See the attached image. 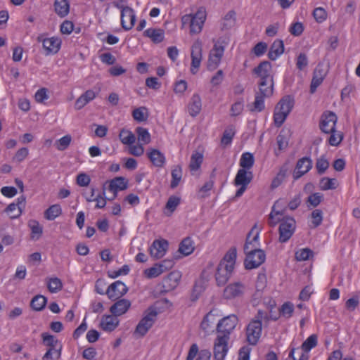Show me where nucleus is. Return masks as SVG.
Instances as JSON below:
<instances>
[{"mask_svg":"<svg viewBox=\"0 0 360 360\" xmlns=\"http://www.w3.org/2000/svg\"><path fill=\"white\" fill-rule=\"evenodd\" d=\"M162 274V270L158 268V265L155 264L153 266L145 270L146 276L149 278H155Z\"/></svg>","mask_w":360,"mask_h":360,"instance_id":"62","label":"nucleus"},{"mask_svg":"<svg viewBox=\"0 0 360 360\" xmlns=\"http://www.w3.org/2000/svg\"><path fill=\"white\" fill-rule=\"evenodd\" d=\"M329 134H330L328 139L330 145L333 146H338L342 140V134L341 133H337L335 130L330 132Z\"/></svg>","mask_w":360,"mask_h":360,"instance_id":"60","label":"nucleus"},{"mask_svg":"<svg viewBox=\"0 0 360 360\" xmlns=\"http://www.w3.org/2000/svg\"><path fill=\"white\" fill-rule=\"evenodd\" d=\"M206 19V12L203 8H200L195 14L190 25V32L191 34L200 33Z\"/></svg>","mask_w":360,"mask_h":360,"instance_id":"17","label":"nucleus"},{"mask_svg":"<svg viewBox=\"0 0 360 360\" xmlns=\"http://www.w3.org/2000/svg\"><path fill=\"white\" fill-rule=\"evenodd\" d=\"M158 312L155 308L150 307L145 312L143 317L139 321L134 335L143 338L151 328L156 321Z\"/></svg>","mask_w":360,"mask_h":360,"instance_id":"4","label":"nucleus"},{"mask_svg":"<svg viewBox=\"0 0 360 360\" xmlns=\"http://www.w3.org/2000/svg\"><path fill=\"white\" fill-rule=\"evenodd\" d=\"M312 165L313 162L309 157H303L299 159L292 174L293 179L297 180L301 178L312 168Z\"/></svg>","mask_w":360,"mask_h":360,"instance_id":"15","label":"nucleus"},{"mask_svg":"<svg viewBox=\"0 0 360 360\" xmlns=\"http://www.w3.org/2000/svg\"><path fill=\"white\" fill-rule=\"evenodd\" d=\"M29 151L27 148H21L19 149L15 156L13 157V161L20 162L24 160L28 155Z\"/></svg>","mask_w":360,"mask_h":360,"instance_id":"64","label":"nucleus"},{"mask_svg":"<svg viewBox=\"0 0 360 360\" xmlns=\"http://www.w3.org/2000/svg\"><path fill=\"white\" fill-rule=\"evenodd\" d=\"M294 311V305L290 302H285L279 309V314L289 319Z\"/></svg>","mask_w":360,"mask_h":360,"instance_id":"47","label":"nucleus"},{"mask_svg":"<svg viewBox=\"0 0 360 360\" xmlns=\"http://www.w3.org/2000/svg\"><path fill=\"white\" fill-rule=\"evenodd\" d=\"M295 105V99L290 95L282 97L275 107L274 122L276 127H280L284 123Z\"/></svg>","mask_w":360,"mask_h":360,"instance_id":"3","label":"nucleus"},{"mask_svg":"<svg viewBox=\"0 0 360 360\" xmlns=\"http://www.w3.org/2000/svg\"><path fill=\"white\" fill-rule=\"evenodd\" d=\"M318 338L315 334L311 335L302 344L301 348L303 352L308 353L312 348L315 347L318 343Z\"/></svg>","mask_w":360,"mask_h":360,"instance_id":"44","label":"nucleus"},{"mask_svg":"<svg viewBox=\"0 0 360 360\" xmlns=\"http://www.w3.org/2000/svg\"><path fill=\"white\" fill-rule=\"evenodd\" d=\"M283 204H282V200L279 199L276 200L274 203V205L272 207V210L270 213V217L271 219H274V215H281L283 216L285 213V209L284 210H276L277 208H281Z\"/></svg>","mask_w":360,"mask_h":360,"instance_id":"59","label":"nucleus"},{"mask_svg":"<svg viewBox=\"0 0 360 360\" xmlns=\"http://www.w3.org/2000/svg\"><path fill=\"white\" fill-rule=\"evenodd\" d=\"M224 46L219 45L216 43L212 49L210 51L209 58L207 61V69L210 71L216 70L221 60L224 55Z\"/></svg>","mask_w":360,"mask_h":360,"instance_id":"11","label":"nucleus"},{"mask_svg":"<svg viewBox=\"0 0 360 360\" xmlns=\"http://www.w3.org/2000/svg\"><path fill=\"white\" fill-rule=\"evenodd\" d=\"M230 338L217 335L214 342L213 356L215 360H224L229 351L228 342Z\"/></svg>","mask_w":360,"mask_h":360,"instance_id":"9","label":"nucleus"},{"mask_svg":"<svg viewBox=\"0 0 360 360\" xmlns=\"http://www.w3.org/2000/svg\"><path fill=\"white\" fill-rule=\"evenodd\" d=\"M181 274L178 271L170 272L162 281L161 292L166 293L174 290L179 285Z\"/></svg>","mask_w":360,"mask_h":360,"instance_id":"14","label":"nucleus"},{"mask_svg":"<svg viewBox=\"0 0 360 360\" xmlns=\"http://www.w3.org/2000/svg\"><path fill=\"white\" fill-rule=\"evenodd\" d=\"M127 188V182L126 181L125 178L122 176L114 178L109 182V185L108 186V190L113 193L112 198H109L108 200H112L116 198L118 191H123Z\"/></svg>","mask_w":360,"mask_h":360,"instance_id":"20","label":"nucleus"},{"mask_svg":"<svg viewBox=\"0 0 360 360\" xmlns=\"http://www.w3.org/2000/svg\"><path fill=\"white\" fill-rule=\"evenodd\" d=\"M323 199V194L320 193H315L310 195L307 198V202L310 203L314 207L318 206Z\"/></svg>","mask_w":360,"mask_h":360,"instance_id":"57","label":"nucleus"},{"mask_svg":"<svg viewBox=\"0 0 360 360\" xmlns=\"http://www.w3.org/2000/svg\"><path fill=\"white\" fill-rule=\"evenodd\" d=\"M47 303V298L43 295L34 296L30 302V307L36 311H40L44 309Z\"/></svg>","mask_w":360,"mask_h":360,"instance_id":"34","label":"nucleus"},{"mask_svg":"<svg viewBox=\"0 0 360 360\" xmlns=\"http://www.w3.org/2000/svg\"><path fill=\"white\" fill-rule=\"evenodd\" d=\"M236 259V248H231L220 261L215 274V279L218 286L224 285L234 269Z\"/></svg>","mask_w":360,"mask_h":360,"instance_id":"1","label":"nucleus"},{"mask_svg":"<svg viewBox=\"0 0 360 360\" xmlns=\"http://www.w3.org/2000/svg\"><path fill=\"white\" fill-rule=\"evenodd\" d=\"M127 285L120 281H117L110 284L105 291V295L111 300H117L124 296L128 292Z\"/></svg>","mask_w":360,"mask_h":360,"instance_id":"12","label":"nucleus"},{"mask_svg":"<svg viewBox=\"0 0 360 360\" xmlns=\"http://www.w3.org/2000/svg\"><path fill=\"white\" fill-rule=\"evenodd\" d=\"M169 243L167 240H155L150 248V255L156 259L162 257L168 248Z\"/></svg>","mask_w":360,"mask_h":360,"instance_id":"19","label":"nucleus"},{"mask_svg":"<svg viewBox=\"0 0 360 360\" xmlns=\"http://www.w3.org/2000/svg\"><path fill=\"white\" fill-rule=\"evenodd\" d=\"M262 324L259 320H252L246 327V337L248 342L251 345H256L261 336Z\"/></svg>","mask_w":360,"mask_h":360,"instance_id":"10","label":"nucleus"},{"mask_svg":"<svg viewBox=\"0 0 360 360\" xmlns=\"http://www.w3.org/2000/svg\"><path fill=\"white\" fill-rule=\"evenodd\" d=\"M165 32L162 29L149 28L143 32V35L150 38L153 42L158 44L164 40Z\"/></svg>","mask_w":360,"mask_h":360,"instance_id":"30","label":"nucleus"},{"mask_svg":"<svg viewBox=\"0 0 360 360\" xmlns=\"http://www.w3.org/2000/svg\"><path fill=\"white\" fill-rule=\"evenodd\" d=\"M257 227V224H255L251 230L247 235L245 243L244 245V252H250V250H261L259 248V232L257 231L254 233L255 229Z\"/></svg>","mask_w":360,"mask_h":360,"instance_id":"18","label":"nucleus"},{"mask_svg":"<svg viewBox=\"0 0 360 360\" xmlns=\"http://www.w3.org/2000/svg\"><path fill=\"white\" fill-rule=\"evenodd\" d=\"M296 228V221L293 217H283L279 225V238L280 243H286L293 235Z\"/></svg>","mask_w":360,"mask_h":360,"instance_id":"6","label":"nucleus"},{"mask_svg":"<svg viewBox=\"0 0 360 360\" xmlns=\"http://www.w3.org/2000/svg\"><path fill=\"white\" fill-rule=\"evenodd\" d=\"M329 162L325 158L324 156H321L317 159L316 162V168L319 174H323L329 167Z\"/></svg>","mask_w":360,"mask_h":360,"instance_id":"52","label":"nucleus"},{"mask_svg":"<svg viewBox=\"0 0 360 360\" xmlns=\"http://www.w3.org/2000/svg\"><path fill=\"white\" fill-rule=\"evenodd\" d=\"M238 322V317L234 314L221 319L217 326V335L230 338V335L236 328Z\"/></svg>","mask_w":360,"mask_h":360,"instance_id":"7","label":"nucleus"},{"mask_svg":"<svg viewBox=\"0 0 360 360\" xmlns=\"http://www.w3.org/2000/svg\"><path fill=\"white\" fill-rule=\"evenodd\" d=\"M253 174L251 172L247 169H240L234 179V184L236 186L245 185L248 186L252 181Z\"/></svg>","mask_w":360,"mask_h":360,"instance_id":"24","label":"nucleus"},{"mask_svg":"<svg viewBox=\"0 0 360 360\" xmlns=\"http://www.w3.org/2000/svg\"><path fill=\"white\" fill-rule=\"evenodd\" d=\"M119 138L122 143L126 145H131L136 141L134 134L131 131L124 129L120 131Z\"/></svg>","mask_w":360,"mask_h":360,"instance_id":"43","label":"nucleus"},{"mask_svg":"<svg viewBox=\"0 0 360 360\" xmlns=\"http://www.w3.org/2000/svg\"><path fill=\"white\" fill-rule=\"evenodd\" d=\"M276 142L278 145V150L275 151V155L278 156L281 151L287 148L288 146V139L286 137L285 134H283V131H281L280 134L276 137Z\"/></svg>","mask_w":360,"mask_h":360,"instance_id":"46","label":"nucleus"},{"mask_svg":"<svg viewBox=\"0 0 360 360\" xmlns=\"http://www.w3.org/2000/svg\"><path fill=\"white\" fill-rule=\"evenodd\" d=\"M172 181L170 184L171 188L174 189L178 186L182 178V169L180 165L174 167L171 172Z\"/></svg>","mask_w":360,"mask_h":360,"instance_id":"40","label":"nucleus"},{"mask_svg":"<svg viewBox=\"0 0 360 360\" xmlns=\"http://www.w3.org/2000/svg\"><path fill=\"white\" fill-rule=\"evenodd\" d=\"M119 324V320L117 316L111 315H105L102 317L100 326L105 331L114 330Z\"/></svg>","mask_w":360,"mask_h":360,"instance_id":"25","label":"nucleus"},{"mask_svg":"<svg viewBox=\"0 0 360 360\" xmlns=\"http://www.w3.org/2000/svg\"><path fill=\"white\" fill-rule=\"evenodd\" d=\"M95 97L96 93L93 90L89 89L86 91L76 100L75 103V108L76 110H81Z\"/></svg>","mask_w":360,"mask_h":360,"instance_id":"27","label":"nucleus"},{"mask_svg":"<svg viewBox=\"0 0 360 360\" xmlns=\"http://www.w3.org/2000/svg\"><path fill=\"white\" fill-rule=\"evenodd\" d=\"M203 160V155L199 152H194L191 157L189 163V169L191 171H197L201 166Z\"/></svg>","mask_w":360,"mask_h":360,"instance_id":"39","label":"nucleus"},{"mask_svg":"<svg viewBox=\"0 0 360 360\" xmlns=\"http://www.w3.org/2000/svg\"><path fill=\"white\" fill-rule=\"evenodd\" d=\"M203 291V287L202 285L195 283L193 287V290L191 294V300L192 302H195L200 297V295Z\"/></svg>","mask_w":360,"mask_h":360,"instance_id":"63","label":"nucleus"},{"mask_svg":"<svg viewBox=\"0 0 360 360\" xmlns=\"http://www.w3.org/2000/svg\"><path fill=\"white\" fill-rule=\"evenodd\" d=\"M255 159L252 153L249 152L244 153L240 160V166L241 169H250L254 165Z\"/></svg>","mask_w":360,"mask_h":360,"instance_id":"41","label":"nucleus"},{"mask_svg":"<svg viewBox=\"0 0 360 360\" xmlns=\"http://www.w3.org/2000/svg\"><path fill=\"white\" fill-rule=\"evenodd\" d=\"M41 337L44 343L48 347L59 346L60 345L56 338L52 335L44 333Z\"/></svg>","mask_w":360,"mask_h":360,"instance_id":"55","label":"nucleus"},{"mask_svg":"<svg viewBox=\"0 0 360 360\" xmlns=\"http://www.w3.org/2000/svg\"><path fill=\"white\" fill-rule=\"evenodd\" d=\"M338 186V181L336 179H330L328 177H323L320 180V188L322 191L335 189Z\"/></svg>","mask_w":360,"mask_h":360,"instance_id":"45","label":"nucleus"},{"mask_svg":"<svg viewBox=\"0 0 360 360\" xmlns=\"http://www.w3.org/2000/svg\"><path fill=\"white\" fill-rule=\"evenodd\" d=\"M284 52V44L281 39H276L271 44L268 53V57L271 60H275Z\"/></svg>","mask_w":360,"mask_h":360,"instance_id":"28","label":"nucleus"},{"mask_svg":"<svg viewBox=\"0 0 360 360\" xmlns=\"http://www.w3.org/2000/svg\"><path fill=\"white\" fill-rule=\"evenodd\" d=\"M28 226L31 229V238L38 240L43 233V228L39 223L34 219L28 221Z\"/></svg>","mask_w":360,"mask_h":360,"instance_id":"37","label":"nucleus"},{"mask_svg":"<svg viewBox=\"0 0 360 360\" xmlns=\"http://www.w3.org/2000/svg\"><path fill=\"white\" fill-rule=\"evenodd\" d=\"M246 257L244 265L247 269H252L259 267L266 259V255L262 250H253L245 252Z\"/></svg>","mask_w":360,"mask_h":360,"instance_id":"8","label":"nucleus"},{"mask_svg":"<svg viewBox=\"0 0 360 360\" xmlns=\"http://www.w3.org/2000/svg\"><path fill=\"white\" fill-rule=\"evenodd\" d=\"M308 65V58L305 53H300L297 58L296 62L297 68L300 70H302Z\"/></svg>","mask_w":360,"mask_h":360,"instance_id":"61","label":"nucleus"},{"mask_svg":"<svg viewBox=\"0 0 360 360\" xmlns=\"http://www.w3.org/2000/svg\"><path fill=\"white\" fill-rule=\"evenodd\" d=\"M72 141L70 135H65L56 141L55 145L58 150L63 151L68 148Z\"/></svg>","mask_w":360,"mask_h":360,"instance_id":"48","label":"nucleus"},{"mask_svg":"<svg viewBox=\"0 0 360 360\" xmlns=\"http://www.w3.org/2000/svg\"><path fill=\"white\" fill-rule=\"evenodd\" d=\"M313 15L316 21L321 23L326 19L327 13L323 8L319 7L314 10Z\"/></svg>","mask_w":360,"mask_h":360,"instance_id":"56","label":"nucleus"},{"mask_svg":"<svg viewBox=\"0 0 360 360\" xmlns=\"http://www.w3.org/2000/svg\"><path fill=\"white\" fill-rule=\"evenodd\" d=\"M202 44L200 40H196L191 46V72L195 75L200 65L202 60Z\"/></svg>","mask_w":360,"mask_h":360,"instance_id":"13","label":"nucleus"},{"mask_svg":"<svg viewBox=\"0 0 360 360\" xmlns=\"http://www.w3.org/2000/svg\"><path fill=\"white\" fill-rule=\"evenodd\" d=\"M201 98L198 94H193L188 106V110L192 117H195L201 110Z\"/></svg>","mask_w":360,"mask_h":360,"instance_id":"31","label":"nucleus"},{"mask_svg":"<svg viewBox=\"0 0 360 360\" xmlns=\"http://www.w3.org/2000/svg\"><path fill=\"white\" fill-rule=\"evenodd\" d=\"M130 271L128 265L125 264L117 271L108 272V276L111 278H115L121 275H127Z\"/></svg>","mask_w":360,"mask_h":360,"instance_id":"58","label":"nucleus"},{"mask_svg":"<svg viewBox=\"0 0 360 360\" xmlns=\"http://www.w3.org/2000/svg\"><path fill=\"white\" fill-rule=\"evenodd\" d=\"M54 7L56 13L62 18L69 13L70 5L68 0H55Z\"/></svg>","mask_w":360,"mask_h":360,"instance_id":"33","label":"nucleus"},{"mask_svg":"<svg viewBox=\"0 0 360 360\" xmlns=\"http://www.w3.org/2000/svg\"><path fill=\"white\" fill-rule=\"evenodd\" d=\"M136 132L138 135V139L146 144L150 141V135L147 129L138 127L136 129Z\"/></svg>","mask_w":360,"mask_h":360,"instance_id":"50","label":"nucleus"},{"mask_svg":"<svg viewBox=\"0 0 360 360\" xmlns=\"http://www.w3.org/2000/svg\"><path fill=\"white\" fill-rule=\"evenodd\" d=\"M325 75L326 74L323 69L320 68L319 66L316 68L310 85V92L311 94L314 93L317 87L322 83Z\"/></svg>","mask_w":360,"mask_h":360,"instance_id":"29","label":"nucleus"},{"mask_svg":"<svg viewBox=\"0 0 360 360\" xmlns=\"http://www.w3.org/2000/svg\"><path fill=\"white\" fill-rule=\"evenodd\" d=\"M147 156L155 167H162L165 164V155L158 149H148Z\"/></svg>","mask_w":360,"mask_h":360,"instance_id":"23","label":"nucleus"},{"mask_svg":"<svg viewBox=\"0 0 360 360\" xmlns=\"http://www.w3.org/2000/svg\"><path fill=\"white\" fill-rule=\"evenodd\" d=\"M181 202V198L176 195L170 196L167 202L165 205V210L167 211L165 212V214L167 216L171 215L179 206Z\"/></svg>","mask_w":360,"mask_h":360,"instance_id":"36","label":"nucleus"},{"mask_svg":"<svg viewBox=\"0 0 360 360\" xmlns=\"http://www.w3.org/2000/svg\"><path fill=\"white\" fill-rule=\"evenodd\" d=\"M124 0L114 1L113 6L121 10V25L124 30H130L134 26L136 15L133 8L123 4Z\"/></svg>","mask_w":360,"mask_h":360,"instance_id":"5","label":"nucleus"},{"mask_svg":"<svg viewBox=\"0 0 360 360\" xmlns=\"http://www.w3.org/2000/svg\"><path fill=\"white\" fill-rule=\"evenodd\" d=\"M243 290L244 285L241 283H233L225 288L224 290V297L226 299H231L236 297H239L243 295Z\"/></svg>","mask_w":360,"mask_h":360,"instance_id":"21","label":"nucleus"},{"mask_svg":"<svg viewBox=\"0 0 360 360\" xmlns=\"http://www.w3.org/2000/svg\"><path fill=\"white\" fill-rule=\"evenodd\" d=\"M235 135V130L233 127L226 129L221 139V143L224 146L229 145Z\"/></svg>","mask_w":360,"mask_h":360,"instance_id":"51","label":"nucleus"},{"mask_svg":"<svg viewBox=\"0 0 360 360\" xmlns=\"http://www.w3.org/2000/svg\"><path fill=\"white\" fill-rule=\"evenodd\" d=\"M271 64L269 61L261 62L253 70V73L260 77L258 83L259 91L265 96H272L274 93V77L271 75Z\"/></svg>","mask_w":360,"mask_h":360,"instance_id":"2","label":"nucleus"},{"mask_svg":"<svg viewBox=\"0 0 360 360\" xmlns=\"http://www.w3.org/2000/svg\"><path fill=\"white\" fill-rule=\"evenodd\" d=\"M194 249L193 240L190 237H186L180 243L179 252L184 256H188L194 251Z\"/></svg>","mask_w":360,"mask_h":360,"instance_id":"32","label":"nucleus"},{"mask_svg":"<svg viewBox=\"0 0 360 360\" xmlns=\"http://www.w3.org/2000/svg\"><path fill=\"white\" fill-rule=\"evenodd\" d=\"M62 214V209L60 205H51L45 212L44 217L49 221L54 220Z\"/></svg>","mask_w":360,"mask_h":360,"instance_id":"38","label":"nucleus"},{"mask_svg":"<svg viewBox=\"0 0 360 360\" xmlns=\"http://www.w3.org/2000/svg\"><path fill=\"white\" fill-rule=\"evenodd\" d=\"M131 306V302L127 299H121L114 303L110 308V312L115 316L125 314Z\"/></svg>","mask_w":360,"mask_h":360,"instance_id":"22","label":"nucleus"},{"mask_svg":"<svg viewBox=\"0 0 360 360\" xmlns=\"http://www.w3.org/2000/svg\"><path fill=\"white\" fill-rule=\"evenodd\" d=\"M47 287L49 290L52 292L55 293L58 291H60L63 288V284L61 281L58 278H50Z\"/></svg>","mask_w":360,"mask_h":360,"instance_id":"49","label":"nucleus"},{"mask_svg":"<svg viewBox=\"0 0 360 360\" xmlns=\"http://www.w3.org/2000/svg\"><path fill=\"white\" fill-rule=\"evenodd\" d=\"M271 96H265L262 92L259 91V92H257L255 94V101L252 103V108H250V111H256V112H261L262 111L264 108V98L265 97H270Z\"/></svg>","mask_w":360,"mask_h":360,"instance_id":"35","label":"nucleus"},{"mask_svg":"<svg viewBox=\"0 0 360 360\" xmlns=\"http://www.w3.org/2000/svg\"><path fill=\"white\" fill-rule=\"evenodd\" d=\"M313 255V251L309 248H303L295 252V259L297 261H306Z\"/></svg>","mask_w":360,"mask_h":360,"instance_id":"53","label":"nucleus"},{"mask_svg":"<svg viewBox=\"0 0 360 360\" xmlns=\"http://www.w3.org/2000/svg\"><path fill=\"white\" fill-rule=\"evenodd\" d=\"M60 44L61 41L55 37L44 39L42 41L43 47L47 54L56 53L60 49Z\"/></svg>","mask_w":360,"mask_h":360,"instance_id":"26","label":"nucleus"},{"mask_svg":"<svg viewBox=\"0 0 360 360\" xmlns=\"http://www.w3.org/2000/svg\"><path fill=\"white\" fill-rule=\"evenodd\" d=\"M311 223L314 228H316L320 226L323 221V212L321 210L316 209L311 212Z\"/></svg>","mask_w":360,"mask_h":360,"instance_id":"54","label":"nucleus"},{"mask_svg":"<svg viewBox=\"0 0 360 360\" xmlns=\"http://www.w3.org/2000/svg\"><path fill=\"white\" fill-rule=\"evenodd\" d=\"M148 115V110L146 107H139L132 112L133 118L139 122L146 121Z\"/></svg>","mask_w":360,"mask_h":360,"instance_id":"42","label":"nucleus"},{"mask_svg":"<svg viewBox=\"0 0 360 360\" xmlns=\"http://www.w3.org/2000/svg\"><path fill=\"white\" fill-rule=\"evenodd\" d=\"M337 120V116L334 112H324L321 118L320 129L326 134L334 131Z\"/></svg>","mask_w":360,"mask_h":360,"instance_id":"16","label":"nucleus"}]
</instances>
